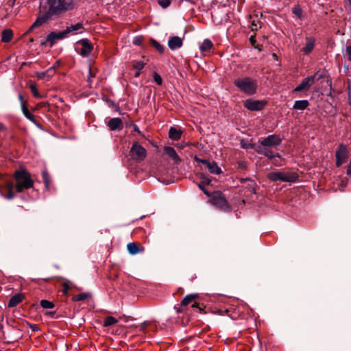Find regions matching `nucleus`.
<instances>
[{
  "label": "nucleus",
  "instance_id": "obj_11",
  "mask_svg": "<svg viewBox=\"0 0 351 351\" xmlns=\"http://www.w3.org/2000/svg\"><path fill=\"white\" fill-rule=\"evenodd\" d=\"M282 138L279 135L271 134L261 141V145L267 147H276L281 144Z\"/></svg>",
  "mask_w": 351,
  "mask_h": 351
},
{
  "label": "nucleus",
  "instance_id": "obj_38",
  "mask_svg": "<svg viewBox=\"0 0 351 351\" xmlns=\"http://www.w3.org/2000/svg\"><path fill=\"white\" fill-rule=\"evenodd\" d=\"M88 297V295L85 293L77 294L73 297V300L78 302L86 300Z\"/></svg>",
  "mask_w": 351,
  "mask_h": 351
},
{
  "label": "nucleus",
  "instance_id": "obj_29",
  "mask_svg": "<svg viewBox=\"0 0 351 351\" xmlns=\"http://www.w3.org/2000/svg\"><path fill=\"white\" fill-rule=\"evenodd\" d=\"M118 322V319L112 316L106 317L103 323V326L108 327L114 325Z\"/></svg>",
  "mask_w": 351,
  "mask_h": 351
},
{
  "label": "nucleus",
  "instance_id": "obj_37",
  "mask_svg": "<svg viewBox=\"0 0 351 351\" xmlns=\"http://www.w3.org/2000/svg\"><path fill=\"white\" fill-rule=\"evenodd\" d=\"M145 64L143 61H134L132 63V68L136 70L141 71Z\"/></svg>",
  "mask_w": 351,
  "mask_h": 351
},
{
  "label": "nucleus",
  "instance_id": "obj_17",
  "mask_svg": "<svg viewBox=\"0 0 351 351\" xmlns=\"http://www.w3.org/2000/svg\"><path fill=\"white\" fill-rule=\"evenodd\" d=\"M108 126L111 131L121 130L123 128V123L120 118H112L108 122Z\"/></svg>",
  "mask_w": 351,
  "mask_h": 351
},
{
  "label": "nucleus",
  "instance_id": "obj_34",
  "mask_svg": "<svg viewBox=\"0 0 351 351\" xmlns=\"http://www.w3.org/2000/svg\"><path fill=\"white\" fill-rule=\"evenodd\" d=\"M29 88L33 94V95L34 96V97L37 98V99H40L43 97V96L39 93V92L38 91V89L36 88V84H31L29 85Z\"/></svg>",
  "mask_w": 351,
  "mask_h": 351
},
{
  "label": "nucleus",
  "instance_id": "obj_28",
  "mask_svg": "<svg viewBox=\"0 0 351 351\" xmlns=\"http://www.w3.org/2000/svg\"><path fill=\"white\" fill-rule=\"evenodd\" d=\"M213 46V45L209 39H205L200 45L199 49L203 52H206L209 51Z\"/></svg>",
  "mask_w": 351,
  "mask_h": 351
},
{
  "label": "nucleus",
  "instance_id": "obj_30",
  "mask_svg": "<svg viewBox=\"0 0 351 351\" xmlns=\"http://www.w3.org/2000/svg\"><path fill=\"white\" fill-rule=\"evenodd\" d=\"M210 182V180L209 179H206L205 180L202 181V182L198 184V187L204 192V193L207 195L208 197H210L211 194L208 192V191L205 188V184H209Z\"/></svg>",
  "mask_w": 351,
  "mask_h": 351
},
{
  "label": "nucleus",
  "instance_id": "obj_56",
  "mask_svg": "<svg viewBox=\"0 0 351 351\" xmlns=\"http://www.w3.org/2000/svg\"><path fill=\"white\" fill-rule=\"evenodd\" d=\"M56 312L55 311H51V312H48L47 313V315L50 316V317H53L54 315H55Z\"/></svg>",
  "mask_w": 351,
  "mask_h": 351
},
{
  "label": "nucleus",
  "instance_id": "obj_10",
  "mask_svg": "<svg viewBox=\"0 0 351 351\" xmlns=\"http://www.w3.org/2000/svg\"><path fill=\"white\" fill-rule=\"evenodd\" d=\"M81 48L78 49V53L82 57H88L93 50V45L87 39L84 38L78 42Z\"/></svg>",
  "mask_w": 351,
  "mask_h": 351
},
{
  "label": "nucleus",
  "instance_id": "obj_15",
  "mask_svg": "<svg viewBox=\"0 0 351 351\" xmlns=\"http://www.w3.org/2000/svg\"><path fill=\"white\" fill-rule=\"evenodd\" d=\"M197 298L198 294L197 293H191L186 295L180 303L181 307L186 306L189 304H191V307L198 308L199 310H201V308L199 307V304L195 302V300Z\"/></svg>",
  "mask_w": 351,
  "mask_h": 351
},
{
  "label": "nucleus",
  "instance_id": "obj_31",
  "mask_svg": "<svg viewBox=\"0 0 351 351\" xmlns=\"http://www.w3.org/2000/svg\"><path fill=\"white\" fill-rule=\"evenodd\" d=\"M42 176H43V182L45 183V188L47 189H48L49 188V186H50L51 179H50L49 174V173L47 172V170L43 171Z\"/></svg>",
  "mask_w": 351,
  "mask_h": 351
},
{
  "label": "nucleus",
  "instance_id": "obj_59",
  "mask_svg": "<svg viewBox=\"0 0 351 351\" xmlns=\"http://www.w3.org/2000/svg\"><path fill=\"white\" fill-rule=\"evenodd\" d=\"M242 147L247 149L248 147L246 145H242Z\"/></svg>",
  "mask_w": 351,
  "mask_h": 351
},
{
  "label": "nucleus",
  "instance_id": "obj_32",
  "mask_svg": "<svg viewBox=\"0 0 351 351\" xmlns=\"http://www.w3.org/2000/svg\"><path fill=\"white\" fill-rule=\"evenodd\" d=\"M264 156L269 159H272L274 158H280V155L277 152H274L273 151H271L270 147H267Z\"/></svg>",
  "mask_w": 351,
  "mask_h": 351
},
{
  "label": "nucleus",
  "instance_id": "obj_12",
  "mask_svg": "<svg viewBox=\"0 0 351 351\" xmlns=\"http://www.w3.org/2000/svg\"><path fill=\"white\" fill-rule=\"evenodd\" d=\"M67 36L64 30L60 32H51L47 36L46 40L43 42L41 45H45L47 43H49L50 47H52L57 40L64 39Z\"/></svg>",
  "mask_w": 351,
  "mask_h": 351
},
{
  "label": "nucleus",
  "instance_id": "obj_13",
  "mask_svg": "<svg viewBox=\"0 0 351 351\" xmlns=\"http://www.w3.org/2000/svg\"><path fill=\"white\" fill-rule=\"evenodd\" d=\"M266 105V102L264 101L254 100L252 99H248L245 100L244 106L251 111H258L262 110Z\"/></svg>",
  "mask_w": 351,
  "mask_h": 351
},
{
  "label": "nucleus",
  "instance_id": "obj_40",
  "mask_svg": "<svg viewBox=\"0 0 351 351\" xmlns=\"http://www.w3.org/2000/svg\"><path fill=\"white\" fill-rule=\"evenodd\" d=\"M158 3L162 8H167L170 5L171 0H158Z\"/></svg>",
  "mask_w": 351,
  "mask_h": 351
},
{
  "label": "nucleus",
  "instance_id": "obj_47",
  "mask_svg": "<svg viewBox=\"0 0 351 351\" xmlns=\"http://www.w3.org/2000/svg\"><path fill=\"white\" fill-rule=\"evenodd\" d=\"M19 100H20V101H21V107H22V106H27V101H24V99H23V95H21V94H19Z\"/></svg>",
  "mask_w": 351,
  "mask_h": 351
},
{
  "label": "nucleus",
  "instance_id": "obj_23",
  "mask_svg": "<svg viewBox=\"0 0 351 351\" xmlns=\"http://www.w3.org/2000/svg\"><path fill=\"white\" fill-rule=\"evenodd\" d=\"M56 65L50 67L46 71L40 72L36 73V77L38 79H44L46 77H51L55 73Z\"/></svg>",
  "mask_w": 351,
  "mask_h": 351
},
{
  "label": "nucleus",
  "instance_id": "obj_49",
  "mask_svg": "<svg viewBox=\"0 0 351 351\" xmlns=\"http://www.w3.org/2000/svg\"><path fill=\"white\" fill-rule=\"evenodd\" d=\"M250 42L251 43L252 45L255 47V48H258L257 46L256 45V39H255V36H252L250 38Z\"/></svg>",
  "mask_w": 351,
  "mask_h": 351
},
{
  "label": "nucleus",
  "instance_id": "obj_33",
  "mask_svg": "<svg viewBox=\"0 0 351 351\" xmlns=\"http://www.w3.org/2000/svg\"><path fill=\"white\" fill-rule=\"evenodd\" d=\"M40 304L43 308H46V309H51V308H54V306H55V304L53 302L47 300H40Z\"/></svg>",
  "mask_w": 351,
  "mask_h": 351
},
{
  "label": "nucleus",
  "instance_id": "obj_27",
  "mask_svg": "<svg viewBox=\"0 0 351 351\" xmlns=\"http://www.w3.org/2000/svg\"><path fill=\"white\" fill-rule=\"evenodd\" d=\"M22 112L24 114V116L29 120L31 122L34 123V124H36V121L34 118V116L30 113L29 111L27 106H22L21 108Z\"/></svg>",
  "mask_w": 351,
  "mask_h": 351
},
{
  "label": "nucleus",
  "instance_id": "obj_20",
  "mask_svg": "<svg viewBox=\"0 0 351 351\" xmlns=\"http://www.w3.org/2000/svg\"><path fill=\"white\" fill-rule=\"evenodd\" d=\"M14 33L11 29H5L1 33V41L4 43L10 42L13 38Z\"/></svg>",
  "mask_w": 351,
  "mask_h": 351
},
{
  "label": "nucleus",
  "instance_id": "obj_36",
  "mask_svg": "<svg viewBox=\"0 0 351 351\" xmlns=\"http://www.w3.org/2000/svg\"><path fill=\"white\" fill-rule=\"evenodd\" d=\"M292 12L296 16H298L299 19H301L302 18V10L301 8V7L299 5H295L293 8H292Z\"/></svg>",
  "mask_w": 351,
  "mask_h": 351
},
{
  "label": "nucleus",
  "instance_id": "obj_57",
  "mask_svg": "<svg viewBox=\"0 0 351 351\" xmlns=\"http://www.w3.org/2000/svg\"><path fill=\"white\" fill-rule=\"evenodd\" d=\"M5 130V127L4 126L3 124H2L1 123H0V130Z\"/></svg>",
  "mask_w": 351,
  "mask_h": 351
},
{
  "label": "nucleus",
  "instance_id": "obj_8",
  "mask_svg": "<svg viewBox=\"0 0 351 351\" xmlns=\"http://www.w3.org/2000/svg\"><path fill=\"white\" fill-rule=\"evenodd\" d=\"M210 197H211L210 202L213 205L220 208L228 207V203L221 191H215Z\"/></svg>",
  "mask_w": 351,
  "mask_h": 351
},
{
  "label": "nucleus",
  "instance_id": "obj_6",
  "mask_svg": "<svg viewBox=\"0 0 351 351\" xmlns=\"http://www.w3.org/2000/svg\"><path fill=\"white\" fill-rule=\"evenodd\" d=\"M321 76L317 77V73L304 78L301 82L293 90V93L307 92L311 87L318 80Z\"/></svg>",
  "mask_w": 351,
  "mask_h": 351
},
{
  "label": "nucleus",
  "instance_id": "obj_44",
  "mask_svg": "<svg viewBox=\"0 0 351 351\" xmlns=\"http://www.w3.org/2000/svg\"><path fill=\"white\" fill-rule=\"evenodd\" d=\"M95 74L93 73L92 68L90 66H89V75L88 76V82L90 85V83L92 82V79L95 77Z\"/></svg>",
  "mask_w": 351,
  "mask_h": 351
},
{
  "label": "nucleus",
  "instance_id": "obj_46",
  "mask_svg": "<svg viewBox=\"0 0 351 351\" xmlns=\"http://www.w3.org/2000/svg\"><path fill=\"white\" fill-rule=\"evenodd\" d=\"M48 106H49V104L47 102H40L36 105L35 110L39 109L43 107Z\"/></svg>",
  "mask_w": 351,
  "mask_h": 351
},
{
  "label": "nucleus",
  "instance_id": "obj_4",
  "mask_svg": "<svg viewBox=\"0 0 351 351\" xmlns=\"http://www.w3.org/2000/svg\"><path fill=\"white\" fill-rule=\"evenodd\" d=\"M268 178L270 180L274 181V182L282 181V182H294L298 180V176L295 172L274 171V172H270L268 174Z\"/></svg>",
  "mask_w": 351,
  "mask_h": 351
},
{
  "label": "nucleus",
  "instance_id": "obj_1",
  "mask_svg": "<svg viewBox=\"0 0 351 351\" xmlns=\"http://www.w3.org/2000/svg\"><path fill=\"white\" fill-rule=\"evenodd\" d=\"M75 5V0H40L39 15L25 34H29L33 29L40 27L48 20L58 17L65 12L73 10Z\"/></svg>",
  "mask_w": 351,
  "mask_h": 351
},
{
  "label": "nucleus",
  "instance_id": "obj_43",
  "mask_svg": "<svg viewBox=\"0 0 351 351\" xmlns=\"http://www.w3.org/2000/svg\"><path fill=\"white\" fill-rule=\"evenodd\" d=\"M266 149H267V147H264L263 145H258L256 147V151L258 154H262V155H264L265 154V152L266 151Z\"/></svg>",
  "mask_w": 351,
  "mask_h": 351
},
{
  "label": "nucleus",
  "instance_id": "obj_25",
  "mask_svg": "<svg viewBox=\"0 0 351 351\" xmlns=\"http://www.w3.org/2000/svg\"><path fill=\"white\" fill-rule=\"evenodd\" d=\"M308 105L309 103L307 100H298L295 101L293 109L304 110L308 106Z\"/></svg>",
  "mask_w": 351,
  "mask_h": 351
},
{
  "label": "nucleus",
  "instance_id": "obj_55",
  "mask_svg": "<svg viewBox=\"0 0 351 351\" xmlns=\"http://www.w3.org/2000/svg\"><path fill=\"white\" fill-rule=\"evenodd\" d=\"M141 75V71L136 70V73H134L135 77H138Z\"/></svg>",
  "mask_w": 351,
  "mask_h": 351
},
{
  "label": "nucleus",
  "instance_id": "obj_2",
  "mask_svg": "<svg viewBox=\"0 0 351 351\" xmlns=\"http://www.w3.org/2000/svg\"><path fill=\"white\" fill-rule=\"evenodd\" d=\"M13 178L15 181V191L16 193H22L34 187V181L30 173L24 169L14 171Z\"/></svg>",
  "mask_w": 351,
  "mask_h": 351
},
{
  "label": "nucleus",
  "instance_id": "obj_21",
  "mask_svg": "<svg viewBox=\"0 0 351 351\" xmlns=\"http://www.w3.org/2000/svg\"><path fill=\"white\" fill-rule=\"evenodd\" d=\"M127 248L130 254L134 255L144 251L143 247L138 246L135 243H129L127 245Z\"/></svg>",
  "mask_w": 351,
  "mask_h": 351
},
{
  "label": "nucleus",
  "instance_id": "obj_63",
  "mask_svg": "<svg viewBox=\"0 0 351 351\" xmlns=\"http://www.w3.org/2000/svg\"><path fill=\"white\" fill-rule=\"evenodd\" d=\"M226 313L228 314V312H229V310H228V309H226Z\"/></svg>",
  "mask_w": 351,
  "mask_h": 351
},
{
  "label": "nucleus",
  "instance_id": "obj_35",
  "mask_svg": "<svg viewBox=\"0 0 351 351\" xmlns=\"http://www.w3.org/2000/svg\"><path fill=\"white\" fill-rule=\"evenodd\" d=\"M151 45L154 47L160 53H163L164 47L154 39H151Z\"/></svg>",
  "mask_w": 351,
  "mask_h": 351
},
{
  "label": "nucleus",
  "instance_id": "obj_48",
  "mask_svg": "<svg viewBox=\"0 0 351 351\" xmlns=\"http://www.w3.org/2000/svg\"><path fill=\"white\" fill-rule=\"evenodd\" d=\"M346 53L348 55V60L351 61V45L346 47Z\"/></svg>",
  "mask_w": 351,
  "mask_h": 351
},
{
  "label": "nucleus",
  "instance_id": "obj_50",
  "mask_svg": "<svg viewBox=\"0 0 351 351\" xmlns=\"http://www.w3.org/2000/svg\"><path fill=\"white\" fill-rule=\"evenodd\" d=\"M141 43V38H135L133 40V44L135 45H140Z\"/></svg>",
  "mask_w": 351,
  "mask_h": 351
},
{
  "label": "nucleus",
  "instance_id": "obj_62",
  "mask_svg": "<svg viewBox=\"0 0 351 351\" xmlns=\"http://www.w3.org/2000/svg\"><path fill=\"white\" fill-rule=\"evenodd\" d=\"M273 56H274V58H276V53H273Z\"/></svg>",
  "mask_w": 351,
  "mask_h": 351
},
{
  "label": "nucleus",
  "instance_id": "obj_9",
  "mask_svg": "<svg viewBox=\"0 0 351 351\" xmlns=\"http://www.w3.org/2000/svg\"><path fill=\"white\" fill-rule=\"evenodd\" d=\"M335 158L337 167H340L342 164L346 162L348 158V151L345 145L340 144L339 145L336 150Z\"/></svg>",
  "mask_w": 351,
  "mask_h": 351
},
{
  "label": "nucleus",
  "instance_id": "obj_22",
  "mask_svg": "<svg viewBox=\"0 0 351 351\" xmlns=\"http://www.w3.org/2000/svg\"><path fill=\"white\" fill-rule=\"evenodd\" d=\"M182 134V132L180 130L171 127L169 131V137L173 141H178L180 139Z\"/></svg>",
  "mask_w": 351,
  "mask_h": 351
},
{
  "label": "nucleus",
  "instance_id": "obj_45",
  "mask_svg": "<svg viewBox=\"0 0 351 351\" xmlns=\"http://www.w3.org/2000/svg\"><path fill=\"white\" fill-rule=\"evenodd\" d=\"M194 160L195 161H197V162H200L202 164H204L206 166L207 165V164L208 163L209 160H205V159H201L199 158H198L197 156H195L194 157Z\"/></svg>",
  "mask_w": 351,
  "mask_h": 351
},
{
  "label": "nucleus",
  "instance_id": "obj_39",
  "mask_svg": "<svg viewBox=\"0 0 351 351\" xmlns=\"http://www.w3.org/2000/svg\"><path fill=\"white\" fill-rule=\"evenodd\" d=\"M153 80L158 85H160V86L162 85V79L161 76L157 72H154L153 73Z\"/></svg>",
  "mask_w": 351,
  "mask_h": 351
},
{
  "label": "nucleus",
  "instance_id": "obj_51",
  "mask_svg": "<svg viewBox=\"0 0 351 351\" xmlns=\"http://www.w3.org/2000/svg\"><path fill=\"white\" fill-rule=\"evenodd\" d=\"M346 173H347V175H348L350 177H351V158H350V160L349 165H348V168H347Z\"/></svg>",
  "mask_w": 351,
  "mask_h": 351
},
{
  "label": "nucleus",
  "instance_id": "obj_5",
  "mask_svg": "<svg viewBox=\"0 0 351 351\" xmlns=\"http://www.w3.org/2000/svg\"><path fill=\"white\" fill-rule=\"evenodd\" d=\"M130 156L136 162H141L146 158L147 150L138 142H134L130 150Z\"/></svg>",
  "mask_w": 351,
  "mask_h": 351
},
{
  "label": "nucleus",
  "instance_id": "obj_64",
  "mask_svg": "<svg viewBox=\"0 0 351 351\" xmlns=\"http://www.w3.org/2000/svg\"><path fill=\"white\" fill-rule=\"evenodd\" d=\"M30 41H31V42H33V41H34V39H33V38H31V39H30Z\"/></svg>",
  "mask_w": 351,
  "mask_h": 351
},
{
  "label": "nucleus",
  "instance_id": "obj_58",
  "mask_svg": "<svg viewBox=\"0 0 351 351\" xmlns=\"http://www.w3.org/2000/svg\"><path fill=\"white\" fill-rule=\"evenodd\" d=\"M178 313H180V312H182V309H181L180 308H179L177 311Z\"/></svg>",
  "mask_w": 351,
  "mask_h": 351
},
{
  "label": "nucleus",
  "instance_id": "obj_42",
  "mask_svg": "<svg viewBox=\"0 0 351 351\" xmlns=\"http://www.w3.org/2000/svg\"><path fill=\"white\" fill-rule=\"evenodd\" d=\"M62 292L64 294H67L68 293V291L70 289V282L69 281H66V282H64L62 283Z\"/></svg>",
  "mask_w": 351,
  "mask_h": 351
},
{
  "label": "nucleus",
  "instance_id": "obj_7",
  "mask_svg": "<svg viewBox=\"0 0 351 351\" xmlns=\"http://www.w3.org/2000/svg\"><path fill=\"white\" fill-rule=\"evenodd\" d=\"M14 189L15 183L11 180H6L3 186L0 185V194L6 199H12L15 197Z\"/></svg>",
  "mask_w": 351,
  "mask_h": 351
},
{
  "label": "nucleus",
  "instance_id": "obj_26",
  "mask_svg": "<svg viewBox=\"0 0 351 351\" xmlns=\"http://www.w3.org/2000/svg\"><path fill=\"white\" fill-rule=\"evenodd\" d=\"M82 29H83V25L80 23H77L75 25H72L69 27H67L64 29V32H66V35L67 36L69 33L73 32L79 31V30H81Z\"/></svg>",
  "mask_w": 351,
  "mask_h": 351
},
{
  "label": "nucleus",
  "instance_id": "obj_61",
  "mask_svg": "<svg viewBox=\"0 0 351 351\" xmlns=\"http://www.w3.org/2000/svg\"><path fill=\"white\" fill-rule=\"evenodd\" d=\"M25 64H27V63H26V62H23V63L22 64V66H25Z\"/></svg>",
  "mask_w": 351,
  "mask_h": 351
},
{
  "label": "nucleus",
  "instance_id": "obj_3",
  "mask_svg": "<svg viewBox=\"0 0 351 351\" xmlns=\"http://www.w3.org/2000/svg\"><path fill=\"white\" fill-rule=\"evenodd\" d=\"M234 86L242 93L252 95L256 93L257 80L250 77H239L234 81Z\"/></svg>",
  "mask_w": 351,
  "mask_h": 351
},
{
  "label": "nucleus",
  "instance_id": "obj_19",
  "mask_svg": "<svg viewBox=\"0 0 351 351\" xmlns=\"http://www.w3.org/2000/svg\"><path fill=\"white\" fill-rule=\"evenodd\" d=\"M182 45V40L178 36H172L168 41V46L171 50L177 49Z\"/></svg>",
  "mask_w": 351,
  "mask_h": 351
},
{
  "label": "nucleus",
  "instance_id": "obj_24",
  "mask_svg": "<svg viewBox=\"0 0 351 351\" xmlns=\"http://www.w3.org/2000/svg\"><path fill=\"white\" fill-rule=\"evenodd\" d=\"M206 167L208 168V171L213 174L218 175L221 173V168L217 165V162L214 161H209L206 165Z\"/></svg>",
  "mask_w": 351,
  "mask_h": 351
},
{
  "label": "nucleus",
  "instance_id": "obj_18",
  "mask_svg": "<svg viewBox=\"0 0 351 351\" xmlns=\"http://www.w3.org/2000/svg\"><path fill=\"white\" fill-rule=\"evenodd\" d=\"M25 299V295L23 293H18L15 295H14L10 299L8 306L10 308L15 307L19 303L23 302V300Z\"/></svg>",
  "mask_w": 351,
  "mask_h": 351
},
{
  "label": "nucleus",
  "instance_id": "obj_54",
  "mask_svg": "<svg viewBox=\"0 0 351 351\" xmlns=\"http://www.w3.org/2000/svg\"><path fill=\"white\" fill-rule=\"evenodd\" d=\"M279 158V160H275L273 162L274 165H276V166H281L282 165L281 161H282V158L281 157L280 158Z\"/></svg>",
  "mask_w": 351,
  "mask_h": 351
},
{
  "label": "nucleus",
  "instance_id": "obj_14",
  "mask_svg": "<svg viewBox=\"0 0 351 351\" xmlns=\"http://www.w3.org/2000/svg\"><path fill=\"white\" fill-rule=\"evenodd\" d=\"M316 44V40L313 36H306L304 47L300 49V52L305 56L309 55L314 49Z\"/></svg>",
  "mask_w": 351,
  "mask_h": 351
},
{
  "label": "nucleus",
  "instance_id": "obj_53",
  "mask_svg": "<svg viewBox=\"0 0 351 351\" xmlns=\"http://www.w3.org/2000/svg\"><path fill=\"white\" fill-rule=\"evenodd\" d=\"M346 8L348 10H351V0H347L346 2Z\"/></svg>",
  "mask_w": 351,
  "mask_h": 351
},
{
  "label": "nucleus",
  "instance_id": "obj_41",
  "mask_svg": "<svg viewBox=\"0 0 351 351\" xmlns=\"http://www.w3.org/2000/svg\"><path fill=\"white\" fill-rule=\"evenodd\" d=\"M251 23V29L252 31H256L258 27H260L259 21L256 22L255 20L251 19L250 21Z\"/></svg>",
  "mask_w": 351,
  "mask_h": 351
},
{
  "label": "nucleus",
  "instance_id": "obj_52",
  "mask_svg": "<svg viewBox=\"0 0 351 351\" xmlns=\"http://www.w3.org/2000/svg\"><path fill=\"white\" fill-rule=\"evenodd\" d=\"M29 326L33 331H37L38 330V327L36 324H29Z\"/></svg>",
  "mask_w": 351,
  "mask_h": 351
},
{
  "label": "nucleus",
  "instance_id": "obj_60",
  "mask_svg": "<svg viewBox=\"0 0 351 351\" xmlns=\"http://www.w3.org/2000/svg\"><path fill=\"white\" fill-rule=\"evenodd\" d=\"M134 130H135V131H138V128H137V127H136V126L134 128Z\"/></svg>",
  "mask_w": 351,
  "mask_h": 351
},
{
  "label": "nucleus",
  "instance_id": "obj_16",
  "mask_svg": "<svg viewBox=\"0 0 351 351\" xmlns=\"http://www.w3.org/2000/svg\"><path fill=\"white\" fill-rule=\"evenodd\" d=\"M164 152L174 162V163L179 164L181 162V158L178 155L173 147L165 146L164 147Z\"/></svg>",
  "mask_w": 351,
  "mask_h": 351
}]
</instances>
